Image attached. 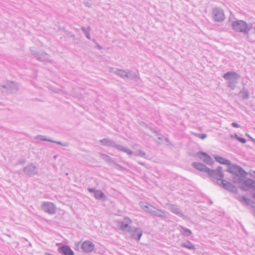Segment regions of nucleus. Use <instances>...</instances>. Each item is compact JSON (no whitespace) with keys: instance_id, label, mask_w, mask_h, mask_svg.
Here are the masks:
<instances>
[{"instance_id":"1","label":"nucleus","mask_w":255,"mask_h":255,"mask_svg":"<svg viewBox=\"0 0 255 255\" xmlns=\"http://www.w3.org/2000/svg\"><path fill=\"white\" fill-rule=\"evenodd\" d=\"M193 166L197 169L200 171H204L210 176H213L215 174H217V178H218V172L219 171H215L214 170H210L208 168H207L204 164L200 163V162H195L193 164ZM220 177H221V175H219Z\"/></svg>"},{"instance_id":"2","label":"nucleus","mask_w":255,"mask_h":255,"mask_svg":"<svg viewBox=\"0 0 255 255\" xmlns=\"http://www.w3.org/2000/svg\"><path fill=\"white\" fill-rule=\"evenodd\" d=\"M81 250L85 253L92 252L95 248L94 244L90 241H85L78 243Z\"/></svg>"},{"instance_id":"3","label":"nucleus","mask_w":255,"mask_h":255,"mask_svg":"<svg viewBox=\"0 0 255 255\" xmlns=\"http://www.w3.org/2000/svg\"><path fill=\"white\" fill-rule=\"evenodd\" d=\"M233 27L237 31L245 32L248 28L247 23L242 20H238L233 23Z\"/></svg>"},{"instance_id":"4","label":"nucleus","mask_w":255,"mask_h":255,"mask_svg":"<svg viewBox=\"0 0 255 255\" xmlns=\"http://www.w3.org/2000/svg\"><path fill=\"white\" fill-rule=\"evenodd\" d=\"M197 156L201 160H202L207 164H212L214 163L211 161L210 157L205 152H199L197 153Z\"/></svg>"},{"instance_id":"5","label":"nucleus","mask_w":255,"mask_h":255,"mask_svg":"<svg viewBox=\"0 0 255 255\" xmlns=\"http://www.w3.org/2000/svg\"><path fill=\"white\" fill-rule=\"evenodd\" d=\"M227 166V171L229 172L236 173L239 170V168L234 165H232L230 162L228 160H224V165Z\"/></svg>"},{"instance_id":"6","label":"nucleus","mask_w":255,"mask_h":255,"mask_svg":"<svg viewBox=\"0 0 255 255\" xmlns=\"http://www.w3.org/2000/svg\"><path fill=\"white\" fill-rule=\"evenodd\" d=\"M238 75L235 73H228L224 75V78L231 82H236Z\"/></svg>"},{"instance_id":"7","label":"nucleus","mask_w":255,"mask_h":255,"mask_svg":"<svg viewBox=\"0 0 255 255\" xmlns=\"http://www.w3.org/2000/svg\"><path fill=\"white\" fill-rule=\"evenodd\" d=\"M44 210L49 213L54 214L55 212V207L54 205L51 203H47L44 205Z\"/></svg>"},{"instance_id":"8","label":"nucleus","mask_w":255,"mask_h":255,"mask_svg":"<svg viewBox=\"0 0 255 255\" xmlns=\"http://www.w3.org/2000/svg\"><path fill=\"white\" fill-rule=\"evenodd\" d=\"M61 250L64 255H74V252L71 248L68 246H63L61 248Z\"/></svg>"},{"instance_id":"9","label":"nucleus","mask_w":255,"mask_h":255,"mask_svg":"<svg viewBox=\"0 0 255 255\" xmlns=\"http://www.w3.org/2000/svg\"><path fill=\"white\" fill-rule=\"evenodd\" d=\"M131 223V220L129 218H125L124 221L120 223V228L122 229H125Z\"/></svg>"},{"instance_id":"10","label":"nucleus","mask_w":255,"mask_h":255,"mask_svg":"<svg viewBox=\"0 0 255 255\" xmlns=\"http://www.w3.org/2000/svg\"><path fill=\"white\" fill-rule=\"evenodd\" d=\"M141 235L142 232L140 230L136 229L134 231L133 237L137 240H139Z\"/></svg>"},{"instance_id":"11","label":"nucleus","mask_w":255,"mask_h":255,"mask_svg":"<svg viewBox=\"0 0 255 255\" xmlns=\"http://www.w3.org/2000/svg\"><path fill=\"white\" fill-rule=\"evenodd\" d=\"M94 196L96 198L100 199L104 197V194L101 191H97L95 192Z\"/></svg>"},{"instance_id":"12","label":"nucleus","mask_w":255,"mask_h":255,"mask_svg":"<svg viewBox=\"0 0 255 255\" xmlns=\"http://www.w3.org/2000/svg\"><path fill=\"white\" fill-rule=\"evenodd\" d=\"M215 158L216 160H217V161H218V162H219L220 163H223V159L222 157L215 156Z\"/></svg>"},{"instance_id":"13","label":"nucleus","mask_w":255,"mask_h":255,"mask_svg":"<svg viewBox=\"0 0 255 255\" xmlns=\"http://www.w3.org/2000/svg\"><path fill=\"white\" fill-rule=\"evenodd\" d=\"M196 135L198 137H199L200 138H201L202 139H204L206 137V135L205 134H198Z\"/></svg>"},{"instance_id":"14","label":"nucleus","mask_w":255,"mask_h":255,"mask_svg":"<svg viewBox=\"0 0 255 255\" xmlns=\"http://www.w3.org/2000/svg\"><path fill=\"white\" fill-rule=\"evenodd\" d=\"M239 140L242 143H245L246 141V139L244 138H240Z\"/></svg>"},{"instance_id":"15","label":"nucleus","mask_w":255,"mask_h":255,"mask_svg":"<svg viewBox=\"0 0 255 255\" xmlns=\"http://www.w3.org/2000/svg\"><path fill=\"white\" fill-rule=\"evenodd\" d=\"M233 126L234 127H236V128H238L239 127V126L236 123H233Z\"/></svg>"},{"instance_id":"16","label":"nucleus","mask_w":255,"mask_h":255,"mask_svg":"<svg viewBox=\"0 0 255 255\" xmlns=\"http://www.w3.org/2000/svg\"><path fill=\"white\" fill-rule=\"evenodd\" d=\"M217 15V14H216V15H215V19L217 20H218V19H217V18L216 17Z\"/></svg>"},{"instance_id":"17","label":"nucleus","mask_w":255,"mask_h":255,"mask_svg":"<svg viewBox=\"0 0 255 255\" xmlns=\"http://www.w3.org/2000/svg\"><path fill=\"white\" fill-rule=\"evenodd\" d=\"M188 248H189V249H193L194 248H193V246H191V247H188Z\"/></svg>"},{"instance_id":"18","label":"nucleus","mask_w":255,"mask_h":255,"mask_svg":"<svg viewBox=\"0 0 255 255\" xmlns=\"http://www.w3.org/2000/svg\"><path fill=\"white\" fill-rule=\"evenodd\" d=\"M186 231H187V232H188L189 233H191L190 231H189L188 230H186Z\"/></svg>"}]
</instances>
